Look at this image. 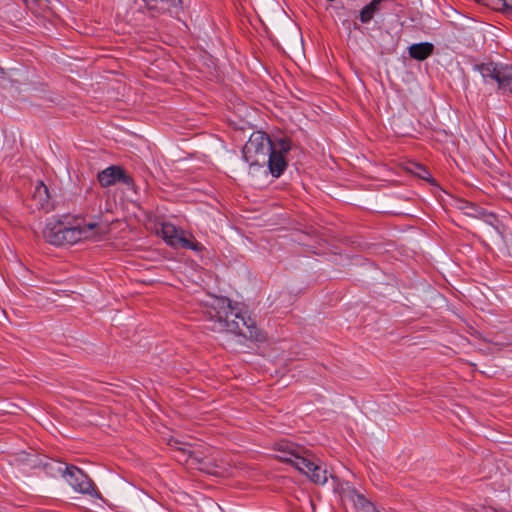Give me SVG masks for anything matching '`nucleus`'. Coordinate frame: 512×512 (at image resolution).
<instances>
[{
	"mask_svg": "<svg viewBox=\"0 0 512 512\" xmlns=\"http://www.w3.org/2000/svg\"><path fill=\"white\" fill-rule=\"evenodd\" d=\"M217 305L208 311V321L211 323L207 326L209 329L215 332L227 330L256 342L265 340V334L257 328L255 321L246 312L237 311L228 299H218Z\"/></svg>",
	"mask_w": 512,
	"mask_h": 512,
	"instance_id": "obj_1",
	"label": "nucleus"
},
{
	"mask_svg": "<svg viewBox=\"0 0 512 512\" xmlns=\"http://www.w3.org/2000/svg\"><path fill=\"white\" fill-rule=\"evenodd\" d=\"M273 450L276 459L291 464L315 484L324 485L327 482L328 472L326 468L318 464L314 456L304 447L282 439L274 443Z\"/></svg>",
	"mask_w": 512,
	"mask_h": 512,
	"instance_id": "obj_2",
	"label": "nucleus"
},
{
	"mask_svg": "<svg viewBox=\"0 0 512 512\" xmlns=\"http://www.w3.org/2000/svg\"><path fill=\"white\" fill-rule=\"evenodd\" d=\"M98 228L95 222L82 223L75 220L72 225L63 221L49 222L43 230V236L52 245H73L98 234Z\"/></svg>",
	"mask_w": 512,
	"mask_h": 512,
	"instance_id": "obj_3",
	"label": "nucleus"
},
{
	"mask_svg": "<svg viewBox=\"0 0 512 512\" xmlns=\"http://www.w3.org/2000/svg\"><path fill=\"white\" fill-rule=\"evenodd\" d=\"M44 468L51 476L66 478L69 485L78 493L100 498L101 495L95 488L91 478L75 465H67L58 461H50L44 464Z\"/></svg>",
	"mask_w": 512,
	"mask_h": 512,
	"instance_id": "obj_4",
	"label": "nucleus"
},
{
	"mask_svg": "<svg viewBox=\"0 0 512 512\" xmlns=\"http://www.w3.org/2000/svg\"><path fill=\"white\" fill-rule=\"evenodd\" d=\"M274 147V141L262 131L253 132L242 149L243 159L250 167H262Z\"/></svg>",
	"mask_w": 512,
	"mask_h": 512,
	"instance_id": "obj_5",
	"label": "nucleus"
},
{
	"mask_svg": "<svg viewBox=\"0 0 512 512\" xmlns=\"http://www.w3.org/2000/svg\"><path fill=\"white\" fill-rule=\"evenodd\" d=\"M292 148L291 140L287 137H280L274 140V147L269 153L266 164L273 177H280L287 168L286 155Z\"/></svg>",
	"mask_w": 512,
	"mask_h": 512,
	"instance_id": "obj_6",
	"label": "nucleus"
},
{
	"mask_svg": "<svg viewBox=\"0 0 512 512\" xmlns=\"http://www.w3.org/2000/svg\"><path fill=\"white\" fill-rule=\"evenodd\" d=\"M159 234L163 240L171 247L188 249L192 251H201L203 246L201 243L187 238L182 230H179L171 223H163Z\"/></svg>",
	"mask_w": 512,
	"mask_h": 512,
	"instance_id": "obj_7",
	"label": "nucleus"
},
{
	"mask_svg": "<svg viewBox=\"0 0 512 512\" xmlns=\"http://www.w3.org/2000/svg\"><path fill=\"white\" fill-rule=\"evenodd\" d=\"M97 179L100 185L104 188L115 185L116 183H122L128 189L136 191V185L133 178L121 166L112 165L107 167L98 173Z\"/></svg>",
	"mask_w": 512,
	"mask_h": 512,
	"instance_id": "obj_8",
	"label": "nucleus"
},
{
	"mask_svg": "<svg viewBox=\"0 0 512 512\" xmlns=\"http://www.w3.org/2000/svg\"><path fill=\"white\" fill-rule=\"evenodd\" d=\"M150 11L157 13H168L173 17H178L182 12V0H143Z\"/></svg>",
	"mask_w": 512,
	"mask_h": 512,
	"instance_id": "obj_9",
	"label": "nucleus"
},
{
	"mask_svg": "<svg viewBox=\"0 0 512 512\" xmlns=\"http://www.w3.org/2000/svg\"><path fill=\"white\" fill-rule=\"evenodd\" d=\"M175 458L181 462L184 461L191 465L199 464L205 465V458L202 457L196 450L192 449L191 444H183V446L177 447ZM200 470H204L203 466H199Z\"/></svg>",
	"mask_w": 512,
	"mask_h": 512,
	"instance_id": "obj_10",
	"label": "nucleus"
},
{
	"mask_svg": "<svg viewBox=\"0 0 512 512\" xmlns=\"http://www.w3.org/2000/svg\"><path fill=\"white\" fill-rule=\"evenodd\" d=\"M502 66L503 65H498L493 62H489L475 65L474 69L479 71V73L482 75L486 83H489L491 81L497 82L498 87L500 88L502 81Z\"/></svg>",
	"mask_w": 512,
	"mask_h": 512,
	"instance_id": "obj_11",
	"label": "nucleus"
},
{
	"mask_svg": "<svg viewBox=\"0 0 512 512\" xmlns=\"http://www.w3.org/2000/svg\"><path fill=\"white\" fill-rule=\"evenodd\" d=\"M32 200L38 209L48 210L50 208V194L48 187L42 182L38 181L32 193Z\"/></svg>",
	"mask_w": 512,
	"mask_h": 512,
	"instance_id": "obj_12",
	"label": "nucleus"
},
{
	"mask_svg": "<svg viewBox=\"0 0 512 512\" xmlns=\"http://www.w3.org/2000/svg\"><path fill=\"white\" fill-rule=\"evenodd\" d=\"M434 45L429 42L412 44L409 47V56L418 61H424L433 54Z\"/></svg>",
	"mask_w": 512,
	"mask_h": 512,
	"instance_id": "obj_13",
	"label": "nucleus"
},
{
	"mask_svg": "<svg viewBox=\"0 0 512 512\" xmlns=\"http://www.w3.org/2000/svg\"><path fill=\"white\" fill-rule=\"evenodd\" d=\"M458 208L469 217L481 218L486 215V211L483 208L466 200H461Z\"/></svg>",
	"mask_w": 512,
	"mask_h": 512,
	"instance_id": "obj_14",
	"label": "nucleus"
},
{
	"mask_svg": "<svg viewBox=\"0 0 512 512\" xmlns=\"http://www.w3.org/2000/svg\"><path fill=\"white\" fill-rule=\"evenodd\" d=\"M354 505L357 512H381L375 507L373 503H371L361 494H356Z\"/></svg>",
	"mask_w": 512,
	"mask_h": 512,
	"instance_id": "obj_15",
	"label": "nucleus"
},
{
	"mask_svg": "<svg viewBox=\"0 0 512 512\" xmlns=\"http://www.w3.org/2000/svg\"><path fill=\"white\" fill-rule=\"evenodd\" d=\"M379 3H377L375 0H372L369 4L364 6L360 11V21L362 23H368L370 22L375 13L379 11Z\"/></svg>",
	"mask_w": 512,
	"mask_h": 512,
	"instance_id": "obj_16",
	"label": "nucleus"
},
{
	"mask_svg": "<svg viewBox=\"0 0 512 512\" xmlns=\"http://www.w3.org/2000/svg\"><path fill=\"white\" fill-rule=\"evenodd\" d=\"M487 5L491 6L496 11H500L512 17V0H487Z\"/></svg>",
	"mask_w": 512,
	"mask_h": 512,
	"instance_id": "obj_17",
	"label": "nucleus"
},
{
	"mask_svg": "<svg viewBox=\"0 0 512 512\" xmlns=\"http://www.w3.org/2000/svg\"><path fill=\"white\" fill-rule=\"evenodd\" d=\"M501 90L512 93V65L502 66Z\"/></svg>",
	"mask_w": 512,
	"mask_h": 512,
	"instance_id": "obj_18",
	"label": "nucleus"
},
{
	"mask_svg": "<svg viewBox=\"0 0 512 512\" xmlns=\"http://www.w3.org/2000/svg\"><path fill=\"white\" fill-rule=\"evenodd\" d=\"M18 460L21 462H25L31 468H34L39 465V462L37 461V456L35 454L21 452L18 455Z\"/></svg>",
	"mask_w": 512,
	"mask_h": 512,
	"instance_id": "obj_19",
	"label": "nucleus"
},
{
	"mask_svg": "<svg viewBox=\"0 0 512 512\" xmlns=\"http://www.w3.org/2000/svg\"><path fill=\"white\" fill-rule=\"evenodd\" d=\"M27 6L32 7L33 5H37L38 8L42 11H45L49 8V0H24Z\"/></svg>",
	"mask_w": 512,
	"mask_h": 512,
	"instance_id": "obj_20",
	"label": "nucleus"
}]
</instances>
